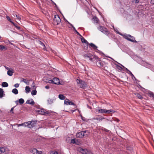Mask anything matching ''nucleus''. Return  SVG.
I'll list each match as a JSON object with an SVG mask.
<instances>
[{"label": "nucleus", "mask_w": 154, "mask_h": 154, "mask_svg": "<svg viewBox=\"0 0 154 154\" xmlns=\"http://www.w3.org/2000/svg\"><path fill=\"white\" fill-rule=\"evenodd\" d=\"M36 124V122L34 121H28V122H25L20 124H18L17 125L18 127L21 126H24L29 128H31L34 127Z\"/></svg>", "instance_id": "1"}, {"label": "nucleus", "mask_w": 154, "mask_h": 154, "mask_svg": "<svg viewBox=\"0 0 154 154\" xmlns=\"http://www.w3.org/2000/svg\"><path fill=\"white\" fill-rule=\"evenodd\" d=\"M76 81L80 88H84L86 87V84L84 81L77 79Z\"/></svg>", "instance_id": "2"}, {"label": "nucleus", "mask_w": 154, "mask_h": 154, "mask_svg": "<svg viewBox=\"0 0 154 154\" xmlns=\"http://www.w3.org/2000/svg\"><path fill=\"white\" fill-rule=\"evenodd\" d=\"M124 36L125 38L128 40L133 42H137L135 40V38L131 35L126 34Z\"/></svg>", "instance_id": "3"}, {"label": "nucleus", "mask_w": 154, "mask_h": 154, "mask_svg": "<svg viewBox=\"0 0 154 154\" xmlns=\"http://www.w3.org/2000/svg\"><path fill=\"white\" fill-rule=\"evenodd\" d=\"M61 22L60 19L59 15H55L53 19V22L54 25H57Z\"/></svg>", "instance_id": "4"}, {"label": "nucleus", "mask_w": 154, "mask_h": 154, "mask_svg": "<svg viewBox=\"0 0 154 154\" xmlns=\"http://www.w3.org/2000/svg\"><path fill=\"white\" fill-rule=\"evenodd\" d=\"M8 149L6 147H0V154L4 153L6 154L8 152Z\"/></svg>", "instance_id": "5"}, {"label": "nucleus", "mask_w": 154, "mask_h": 154, "mask_svg": "<svg viewBox=\"0 0 154 154\" xmlns=\"http://www.w3.org/2000/svg\"><path fill=\"white\" fill-rule=\"evenodd\" d=\"M87 132V131H82L78 132L76 134V137H77L82 138L85 135V133Z\"/></svg>", "instance_id": "6"}, {"label": "nucleus", "mask_w": 154, "mask_h": 154, "mask_svg": "<svg viewBox=\"0 0 154 154\" xmlns=\"http://www.w3.org/2000/svg\"><path fill=\"white\" fill-rule=\"evenodd\" d=\"M30 152L33 154H42V153L41 151H39L35 148L30 149Z\"/></svg>", "instance_id": "7"}, {"label": "nucleus", "mask_w": 154, "mask_h": 154, "mask_svg": "<svg viewBox=\"0 0 154 154\" xmlns=\"http://www.w3.org/2000/svg\"><path fill=\"white\" fill-rule=\"evenodd\" d=\"M37 111L38 113L41 115H44L45 114H48L49 113L48 111L42 109L39 110H37Z\"/></svg>", "instance_id": "8"}, {"label": "nucleus", "mask_w": 154, "mask_h": 154, "mask_svg": "<svg viewBox=\"0 0 154 154\" xmlns=\"http://www.w3.org/2000/svg\"><path fill=\"white\" fill-rule=\"evenodd\" d=\"M64 104L66 105H73L74 107H76V106L75 104L71 101H70L68 99L65 100Z\"/></svg>", "instance_id": "9"}, {"label": "nucleus", "mask_w": 154, "mask_h": 154, "mask_svg": "<svg viewBox=\"0 0 154 154\" xmlns=\"http://www.w3.org/2000/svg\"><path fill=\"white\" fill-rule=\"evenodd\" d=\"M95 110L96 112L100 113H106V109H102L100 107L97 108Z\"/></svg>", "instance_id": "10"}, {"label": "nucleus", "mask_w": 154, "mask_h": 154, "mask_svg": "<svg viewBox=\"0 0 154 154\" xmlns=\"http://www.w3.org/2000/svg\"><path fill=\"white\" fill-rule=\"evenodd\" d=\"M82 38H81V41L82 43H85L86 45L85 46V48L87 49L88 48V45L89 44L88 41L85 39L82 36L81 37Z\"/></svg>", "instance_id": "11"}, {"label": "nucleus", "mask_w": 154, "mask_h": 154, "mask_svg": "<svg viewBox=\"0 0 154 154\" xmlns=\"http://www.w3.org/2000/svg\"><path fill=\"white\" fill-rule=\"evenodd\" d=\"M86 59H89L90 60H92V55L91 54H85L83 56Z\"/></svg>", "instance_id": "12"}, {"label": "nucleus", "mask_w": 154, "mask_h": 154, "mask_svg": "<svg viewBox=\"0 0 154 154\" xmlns=\"http://www.w3.org/2000/svg\"><path fill=\"white\" fill-rule=\"evenodd\" d=\"M54 84L57 85L60 84V82L59 79L57 78H54L53 79Z\"/></svg>", "instance_id": "13"}, {"label": "nucleus", "mask_w": 154, "mask_h": 154, "mask_svg": "<svg viewBox=\"0 0 154 154\" xmlns=\"http://www.w3.org/2000/svg\"><path fill=\"white\" fill-rule=\"evenodd\" d=\"M88 150L81 148L79 149L80 152L83 154H86Z\"/></svg>", "instance_id": "14"}, {"label": "nucleus", "mask_w": 154, "mask_h": 154, "mask_svg": "<svg viewBox=\"0 0 154 154\" xmlns=\"http://www.w3.org/2000/svg\"><path fill=\"white\" fill-rule=\"evenodd\" d=\"M96 63L97 66L99 67H102L103 66V63L100 60H98L96 62Z\"/></svg>", "instance_id": "15"}, {"label": "nucleus", "mask_w": 154, "mask_h": 154, "mask_svg": "<svg viewBox=\"0 0 154 154\" xmlns=\"http://www.w3.org/2000/svg\"><path fill=\"white\" fill-rule=\"evenodd\" d=\"M26 103L31 105H33L34 104L35 102L32 99L31 100H27L26 102Z\"/></svg>", "instance_id": "16"}, {"label": "nucleus", "mask_w": 154, "mask_h": 154, "mask_svg": "<svg viewBox=\"0 0 154 154\" xmlns=\"http://www.w3.org/2000/svg\"><path fill=\"white\" fill-rule=\"evenodd\" d=\"M54 99H49L47 100L48 104H52L54 103Z\"/></svg>", "instance_id": "17"}, {"label": "nucleus", "mask_w": 154, "mask_h": 154, "mask_svg": "<svg viewBox=\"0 0 154 154\" xmlns=\"http://www.w3.org/2000/svg\"><path fill=\"white\" fill-rule=\"evenodd\" d=\"M105 118L101 116H100L99 117H97L94 118L95 120H97L99 122L101 121L102 120L104 119Z\"/></svg>", "instance_id": "18"}, {"label": "nucleus", "mask_w": 154, "mask_h": 154, "mask_svg": "<svg viewBox=\"0 0 154 154\" xmlns=\"http://www.w3.org/2000/svg\"><path fill=\"white\" fill-rule=\"evenodd\" d=\"M88 45H89L91 47H92L93 49L94 50L97 49V47L94 44L91 43L90 44H89Z\"/></svg>", "instance_id": "19"}, {"label": "nucleus", "mask_w": 154, "mask_h": 154, "mask_svg": "<svg viewBox=\"0 0 154 154\" xmlns=\"http://www.w3.org/2000/svg\"><path fill=\"white\" fill-rule=\"evenodd\" d=\"M14 72V70L13 69L11 70H8L7 72V74L9 76H11L13 75V74Z\"/></svg>", "instance_id": "20"}, {"label": "nucleus", "mask_w": 154, "mask_h": 154, "mask_svg": "<svg viewBox=\"0 0 154 154\" xmlns=\"http://www.w3.org/2000/svg\"><path fill=\"white\" fill-rule=\"evenodd\" d=\"M93 22L94 23H98V22L99 21V19L96 16L94 17L93 18Z\"/></svg>", "instance_id": "21"}, {"label": "nucleus", "mask_w": 154, "mask_h": 154, "mask_svg": "<svg viewBox=\"0 0 154 154\" xmlns=\"http://www.w3.org/2000/svg\"><path fill=\"white\" fill-rule=\"evenodd\" d=\"M4 91L2 88H0V98H2L3 97Z\"/></svg>", "instance_id": "22"}, {"label": "nucleus", "mask_w": 154, "mask_h": 154, "mask_svg": "<svg viewBox=\"0 0 154 154\" xmlns=\"http://www.w3.org/2000/svg\"><path fill=\"white\" fill-rule=\"evenodd\" d=\"M22 80L21 81V82H24L27 85H29V82L28 80H27L26 79L23 78H22Z\"/></svg>", "instance_id": "23"}, {"label": "nucleus", "mask_w": 154, "mask_h": 154, "mask_svg": "<svg viewBox=\"0 0 154 154\" xmlns=\"http://www.w3.org/2000/svg\"><path fill=\"white\" fill-rule=\"evenodd\" d=\"M58 97L61 100H64L65 99V97L63 95L61 94L59 95Z\"/></svg>", "instance_id": "24"}, {"label": "nucleus", "mask_w": 154, "mask_h": 154, "mask_svg": "<svg viewBox=\"0 0 154 154\" xmlns=\"http://www.w3.org/2000/svg\"><path fill=\"white\" fill-rule=\"evenodd\" d=\"M78 140L75 139H72L71 140V142L72 143L74 144H77V142H78Z\"/></svg>", "instance_id": "25"}, {"label": "nucleus", "mask_w": 154, "mask_h": 154, "mask_svg": "<svg viewBox=\"0 0 154 154\" xmlns=\"http://www.w3.org/2000/svg\"><path fill=\"white\" fill-rule=\"evenodd\" d=\"M8 86V83L5 82H3L2 83V86L3 87H6Z\"/></svg>", "instance_id": "26"}, {"label": "nucleus", "mask_w": 154, "mask_h": 154, "mask_svg": "<svg viewBox=\"0 0 154 154\" xmlns=\"http://www.w3.org/2000/svg\"><path fill=\"white\" fill-rule=\"evenodd\" d=\"M12 92L15 94H17L18 93V90L16 88L13 89L12 91Z\"/></svg>", "instance_id": "27"}, {"label": "nucleus", "mask_w": 154, "mask_h": 154, "mask_svg": "<svg viewBox=\"0 0 154 154\" xmlns=\"http://www.w3.org/2000/svg\"><path fill=\"white\" fill-rule=\"evenodd\" d=\"M26 92V93H28L30 91V88L29 86H26L25 88Z\"/></svg>", "instance_id": "28"}, {"label": "nucleus", "mask_w": 154, "mask_h": 154, "mask_svg": "<svg viewBox=\"0 0 154 154\" xmlns=\"http://www.w3.org/2000/svg\"><path fill=\"white\" fill-rule=\"evenodd\" d=\"M106 113H114L115 111H113L112 109H109V110H106Z\"/></svg>", "instance_id": "29"}, {"label": "nucleus", "mask_w": 154, "mask_h": 154, "mask_svg": "<svg viewBox=\"0 0 154 154\" xmlns=\"http://www.w3.org/2000/svg\"><path fill=\"white\" fill-rule=\"evenodd\" d=\"M12 14L14 17H16L18 19L20 20L21 18V17L19 15H17L15 13H13Z\"/></svg>", "instance_id": "30"}, {"label": "nucleus", "mask_w": 154, "mask_h": 154, "mask_svg": "<svg viewBox=\"0 0 154 154\" xmlns=\"http://www.w3.org/2000/svg\"><path fill=\"white\" fill-rule=\"evenodd\" d=\"M98 29L99 30L101 31L102 32L103 31V30L106 29V28H105L104 27H102L101 26H100L98 28Z\"/></svg>", "instance_id": "31"}, {"label": "nucleus", "mask_w": 154, "mask_h": 154, "mask_svg": "<svg viewBox=\"0 0 154 154\" xmlns=\"http://www.w3.org/2000/svg\"><path fill=\"white\" fill-rule=\"evenodd\" d=\"M39 44L42 46V48L44 50H45V47L44 44L41 41H39Z\"/></svg>", "instance_id": "32"}, {"label": "nucleus", "mask_w": 154, "mask_h": 154, "mask_svg": "<svg viewBox=\"0 0 154 154\" xmlns=\"http://www.w3.org/2000/svg\"><path fill=\"white\" fill-rule=\"evenodd\" d=\"M102 32L107 35H109V32L107 30H106V29H105L104 30H103L102 31Z\"/></svg>", "instance_id": "33"}, {"label": "nucleus", "mask_w": 154, "mask_h": 154, "mask_svg": "<svg viewBox=\"0 0 154 154\" xmlns=\"http://www.w3.org/2000/svg\"><path fill=\"white\" fill-rule=\"evenodd\" d=\"M12 23L14 26H15L19 30L20 29V26H18L17 24L14 23V22H12Z\"/></svg>", "instance_id": "34"}, {"label": "nucleus", "mask_w": 154, "mask_h": 154, "mask_svg": "<svg viewBox=\"0 0 154 154\" xmlns=\"http://www.w3.org/2000/svg\"><path fill=\"white\" fill-rule=\"evenodd\" d=\"M19 103L20 104H23L24 102V100L22 98H20L19 99Z\"/></svg>", "instance_id": "35"}, {"label": "nucleus", "mask_w": 154, "mask_h": 154, "mask_svg": "<svg viewBox=\"0 0 154 154\" xmlns=\"http://www.w3.org/2000/svg\"><path fill=\"white\" fill-rule=\"evenodd\" d=\"M37 91L35 90L32 91L31 94L32 95H35L36 94Z\"/></svg>", "instance_id": "36"}, {"label": "nucleus", "mask_w": 154, "mask_h": 154, "mask_svg": "<svg viewBox=\"0 0 154 154\" xmlns=\"http://www.w3.org/2000/svg\"><path fill=\"white\" fill-rule=\"evenodd\" d=\"M136 96L139 99H141L143 98V97L140 94L137 93L136 94Z\"/></svg>", "instance_id": "37"}, {"label": "nucleus", "mask_w": 154, "mask_h": 154, "mask_svg": "<svg viewBox=\"0 0 154 154\" xmlns=\"http://www.w3.org/2000/svg\"><path fill=\"white\" fill-rule=\"evenodd\" d=\"M4 49H6V48L4 46L2 45H0V50L2 51Z\"/></svg>", "instance_id": "38"}, {"label": "nucleus", "mask_w": 154, "mask_h": 154, "mask_svg": "<svg viewBox=\"0 0 154 154\" xmlns=\"http://www.w3.org/2000/svg\"><path fill=\"white\" fill-rule=\"evenodd\" d=\"M129 74L132 76V79H133L134 78L135 79V80H136L135 77L134 76V75L131 71H129Z\"/></svg>", "instance_id": "39"}, {"label": "nucleus", "mask_w": 154, "mask_h": 154, "mask_svg": "<svg viewBox=\"0 0 154 154\" xmlns=\"http://www.w3.org/2000/svg\"><path fill=\"white\" fill-rule=\"evenodd\" d=\"M50 154H58V153L56 151H51L50 152Z\"/></svg>", "instance_id": "40"}, {"label": "nucleus", "mask_w": 154, "mask_h": 154, "mask_svg": "<svg viewBox=\"0 0 154 154\" xmlns=\"http://www.w3.org/2000/svg\"><path fill=\"white\" fill-rule=\"evenodd\" d=\"M6 18L10 22L12 23V22H13L12 21L11 19L10 18V17L8 16H7L6 17Z\"/></svg>", "instance_id": "41"}, {"label": "nucleus", "mask_w": 154, "mask_h": 154, "mask_svg": "<svg viewBox=\"0 0 154 154\" xmlns=\"http://www.w3.org/2000/svg\"><path fill=\"white\" fill-rule=\"evenodd\" d=\"M48 82L49 83H54L53 79L48 80Z\"/></svg>", "instance_id": "42"}, {"label": "nucleus", "mask_w": 154, "mask_h": 154, "mask_svg": "<svg viewBox=\"0 0 154 154\" xmlns=\"http://www.w3.org/2000/svg\"><path fill=\"white\" fill-rule=\"evenodd\" d=\"M64 20L68 24H69L70 26H72V24L71 23H70L66 19L64 18Z\"/></svg>", "instance_id": "43"}, {"label": "nucleus", "mask_w": 154, "mask_h": 154, "mask_svg": "<svg viewBox=\"0 0 154 154\" xmlns=\"http://www.w3.org/2000/svg\"><path fill=\"white\" fill-rule=\"evenodd\" d=\"M92 152L90 151V150H88L87 151V152L86 153V154H92Z\"/></svg>", "instance_id": "44"}, {"label": "nucleus", "mask_w": 154, "mask_h": 154, "mask_svg": "<svg viewBox=\"0 0 154 154\" xmlns=\"http://www.w3.org/2000/svg\"><path fill=\"white\" fill-rule=\"evenodd\" d=\"M19 84L18 83L14 85V86L17 88H18L19 86Z\"/></svg>", "instance_id": "45"}, {"label": "nucleus", "mask_w": 154, "mask_h": 154, "mask_svg": "<svg viewBox=\"0 0 154 154\" xmlns=\"http://www.w3.org/2000/svg\"><path fill=\"white\" fill-rule=\"evenodd\" d=\"M75 32L77 35H79V36L81 37H82V36L81 35L79 32H78L77 30H76V31H75Z\"/></svg>", "instance_id": "46"}, {"label": "nucleus", "mask_w": 154, "mask_h": 154, "mask_svg": "<svg viewBox=\"0 0 154 154\" xmlns=\"http://www.w3.org/2000/svg\"><path fill=\"white\" fill-rule=\"evenodd\" d=\"M71 26L72 27V28H73V29L75 31H76V29L75 27L73 26L72 25V26Z\"/></svg>", "instance_id": "47"}, {"label": "nucleus", "mask_w": 154, "mask_h": 154, "mask_svg": "<svg viewBox=\"0 0 154 154\" xmlns=\"http://www.w3.org/2000/svg\"><path fill=\"white\" fill-rule=\"evenodd\" d=\"M45 88L46 89H48L50 87L49 86L47 85V86H45Z\"/></svg>", "instance_id": "48"}, {"label": "nucleus", "mask_w": 154, "mask_h": 154, "mask_svg": "<svg viewBox=\"0 0 154 154\" xmlns=\"http://www.w3.org/2000/svg\"><path fill=\"white\" fill-rule=\"evenodd\" d=\"M150 2L151 4H154V0H151Z\"/></svg>", "instance_id": "49"}, {"label": "nucleus", "mask_w": 154, "mask_h": 154, "mask_svg": "<svg viewBox=\"0 0 154 154\" xmlns=\"http://www.w3.org/2000/svg\"><path fill=\"white\" fill-rule=\"evenodd\" d=\"M118 68L120 70H121L122 69V67H120V66H118Z\"/></svg>", "instance_id": "50"}, {"label": "nucleus", "mask_w": 154, "mask_h": 154, "mask_svg": "<svg viewBox=\"0 0 154 154\" xmlns=\"http://www.w3.org/2000/svg\"><path fill=\"white\" fill-rule=\"evenodd\" d=\"M135 1L136 3H138L139 2V0H135Z\"/></svg>", "instance_id": "51"}, {"label": "nucleus", "mask_w": 154, "mask_h": 154, "mask_svg": "<svg viewBox=\"0 0 154 154\" xmlns=\"http://www.w3.org/2000/svg\"><path fill=\"white\" fill-rule=\"evenodd\" d=\"M5 67L6 69L8 70H9L10 69L9 67L6 66H5Z\"/></svg>", "instance_id": "52"}, {"label": "nucleus", "mask_w": 154, "mask_h": 154, "mask_svg": "<svg viewBox=\"0 0 154 154\" xmlns=\"http://www.w3.org/2000/svg\"><path fill=\"white\" fill-rule=\"evenodd\" d=\"M13 109H14V107L11 108V111L13 112Z\"/></svg>", "instance_id": "53"}, {"label": "nucleus", "mask_w": 154, "mask_h": 154, "mask_svg": "<svg viewBox=\"0 0 154 154\" xmlns=\"http://www.w3.org/2000/svg\"><path fill=\"white\" fill-rule=\"evenodd\" d=\"M125 69H126L127 71H128L129 72V71H129L128 69H127V68H125Z\"/></svg>", "instance_id": "54"}, {"label": "nucleus", "mask_w": 154, "mask_h": 154, "mask_svg": "<svg viewBox=\"0 0 154 154\" xmlns=\"http://www.w3.org/2000/svg\"><path fill=\"white\" fill-rule=\"evenodd\" d=\"M127 149L128 150H130V151H131V150L128 147L127 148Z\"/></svg>", "instance_id": "55"}, {"label": "nucleus", "mask_w": 154, "mask_h": 154, "mask_svg": "<svg viewBox=\"0 0 154 154\" xmlns=\"http://www.w3.org/2000/svg\"><path fill=\"white\" fill-rule=\"evenodd\" d=\"M10 44L11 45H14V44L11 42L10 43Z\"/></svg>", "instance_id": "56"}, {"label": "nucleus", "mask_w": 154, "mask_h": 154, "mask_svg": "<svg viewBox=\"0 0 154 154\" xmlns=\"http://www.w3.org/2000/svg\"><path fill=\"white\" fill-rule=\"evenodd\" d=\"M69 138H70V137H67V138H66V140H67L68 139H69Z\"/></svg>", "instance_id": "57"}, {"label": "nucleus", "mask_w": 154, "mask_h": 154, "mask_svg": "<svg viewBox=\"0 0 154 154\" xmlns=\"http://www.w3.org/2000/svg\"><path fill=\"white\" fill-rule=\"evenodd\" d=\"M52 2L53 3H54L55 5H56V4H55V3L54 2H53H53Z\"/></svg>", "instance_id": "58"}, {"label": "nucleus", "mask_w": 154, "mask_h": 154, "mask_svg": "<svg viewBox=\"0 0 154 154\" xmlns=\"http://www.w3.org/2000/svg\"><path fill=\"white\" fill-rule=\"evenodd\" d=\"M117 33H118V34H119L121 35V34H120V33L119 32H117Z\"/></svg>", "instance_id": "59"}, {"label": "nucleus", "mask_w": 154, "mask_h": 154, "mask_svg": "<svg viewBox=\"0 0 154 154\" xmlns=\"http://www.w3.org/2000/svg\"><path fill=\"white\" fill-rule=\"evenodd\" d=\"M83 117H82V120H83Z\"/></svg>", "instance_id": "60"}, {"label": "nucleus", "mask_w": 154, "mask_h": 154, "mask_svg": "<svg viewBox=\"0 0 154 154\" xmlns=\"http://www.w3.org/2000/svg\"><path fill=\"white\" fill-rule=\"evenodd\" d=\"M18 102V101L17 100L16 101V102Z\"/></svg>", "instance_id": "61"}, {"label": "nucleus", "mask_w": 154, "mask_h": 154, "mask_svg": "<svg viewBox=\"0 0 154 154\" xmlns=\"http://www.w3.org/2000/svg\"><path fill=\"white\" fill-rule=\"evenodd\" d=\"M74 111H75V110H73V111H72V112H74Z\"/></svg>", "instance_id": "62"}, {"label": "nucleus", "mask_w": 154, "mask_h": 154, "mask_svg": "<svg viewBox=\"0 0 154 154\" xmlns=\"http://www.w3.org/2000/svg\"><path fill=\"white\" fill-rule=\"evenodd\" d=\"M122 66L123 67H125L123 66L122 65Z\"/></svg>", "instance_id": "63"}, {"label": "nucleus", "mask_w": 154, "mask_h": 154, "mask_svg": "<svg viewBox=\"0 0 154 154\" xmlns=\"http://www.w3.org/2000/svg\"><path fill=\"white\" fill-rule=\"evenodd\" d=\"M55 5L56 6H57L56 4V5Z\"/></svg>", "instance_id": "64"}]
</instances>
